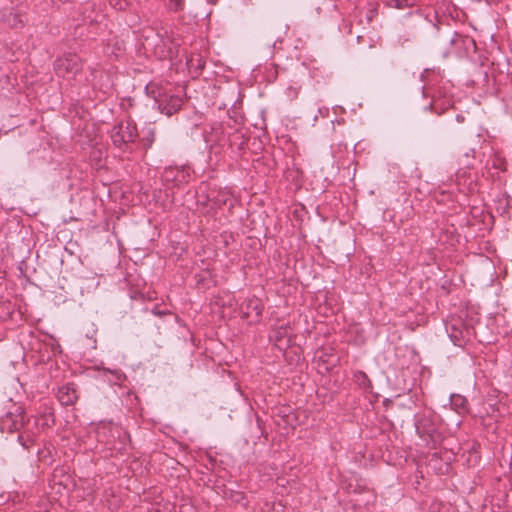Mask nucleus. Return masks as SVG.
<instances>
[{
	"label": "nucleus",
	"instance_id": "nucleus-1",
	"mask_svg": "<svg viewBox=\"0 0 512 512\" xmlns=\"http://www.w3.org/2000/svg\"><path fill=\"white\" fill-rule=\"evenodd\" d=\"M40 418L27 416L22 405L11 403L6 413L0 417V430L6 433L18 432V442L29 449L36 443L42 430Z\"/></svg>",
	"mask_w": 512,
	"mask_h": 512
},
{
	"label": "nucleus",
	"instance_id": "nucleus-2",
	"mask_svg": "<svg viewBox=\"0 0 512 512\" xmlns=\"http://www.w3.org/2000/svg\"><path fill=\"white\" fill-rule=\"evenodd\" d=\"M137 138V125L130 118L118 121L110 131L112 144L122 152L131 153L133 151L132 145Z\"/></svg>",
	"mask_w": 512,
	"mask_h": 512
},
{
	"label": "nucleus",
	"instance_id": "nucleus-3",
	"mask_svg": "<svg viewBox=\"0 0 512 512\" xmlns=\"http://www.w3.org/2000/svg\"><path fill=\"white\" fill-rule=\"evenodd\" d=\"M146 93L155 100L160 112L167 116L173 115L182 107L183 100L180 96L175 94H168L158 84H147Z\"/></svg>",
	"mask_w": 512,
	"mask_h": 512
},
{
	"label": "nucleus",
	"instance_id": "nucleus-4",
	"mask_svg": "<svg viewBox=\"0 0 512 512\" xmlns=\"http://www.w3.org/2000/svg\"><path fill=\"white\" fill-rule=\"evenodd\" d=\"M192 172L189 165H170L163 169L160 179L167 190L183 189L190 182Z\"/></svg>",
	"mask_w": 512,
	"mask_h": 512
},
{
	"label": "nucleus",
	"instance_id": "nucleus-5",
	"mask_svg": "<svg viewBox=\"0 0 512 512\" xmlns=\"http://www.w3.org/2000/svg\"><path fill=\"white\" fill-rule=\"evenodd\" d=\"M53 67L58 77L70 80L82 71L83 61L75 53H65L54 60Z\"/></svg>",
	"mask_w": 512,
	"mask_h": 512
},
{
	"label": "nucleus",
	"instance_id": "nucleus-6",
	"mask_svg": "<svg viewBox=\"0 0 512 512\" xmlns=\"http://www.w3.org/2000/svg\"><path fill=\"white\" fill-rule=\"evenodd\" d=\"M446 331L455 346L464 347L470 339L472 328L461 319H454L446 325Z\"/></svg>",
	"mask_w": 512,
	"mask_h": 512
},
{
	"label": "nucleus",
	"instance_id": "nucleus-7",
	"mask_svg": "<svg viewBox=\"0 0 512 512\" xmlns=\"http://www.w3.org/2000/svg\"><path fill=\"white\" fill-rule=\"evenodd\" d=\"M157 36L160 42L155 45L154 54L161 60L172 59L177 56L178 44L167 35V31H164V33L158 31Z\"/></svg>",
	"mask_w": 512,
	"mask_h": 512
},
{
	"label": "nucleus",
	"instance_id": "nucleus-8",
	"mask_svg": "<svg viewBox=\"0 0 512 512\" xmlns=\"http://www.w3.org/2000/svg\"><path fill=\"white\" fill-rule=\"evenodd\" d=\"M264 305L262 300L253 296L247 298L240 306L242 318H252V321L258 322L261 319Z\"/></svg>",
	"mask_w": 512,
	"mask_h": 512
},
{
	"label": "nucleus",
	"instance_id": "nucleus-9",
	"mask_svg": "<svg viewBox=\"0 0 512 512\" xmlns=\"http://www.w3.org/2000/svg\"><path fill=\"white\" fill-rule=\"evenodd\" d=\"M417 434L428 444L435 442L437 436L436 426L430 416L423 415L415 422Z\"/></svg>",
	"mask_w": 512,
	"mask_h": 512
},
{
	"label": "nucleus",
	"instance_id": "nucleus-10",
	"mask_svg": "<svg viewBox=\"0 0 512 512\" xmlns=\"http://www.w3.org/2000/svg\"><path fill=\"white\" fill-rule=\"evenodd\" d=\"M57 398L63 406L74 405L79 398L78 387L74 382L66 383L58 388Z\"/></svg>",
	"mask_w": 512,
	"mask_h": 512
},
{
	"label": "nucleus",
	"instance_id": "nucleus-11",
	"mask_svg": "<svg viewBox=\"0 0 512 512\" xmlns=\"http://www.w3.org/2000/svg\"><path fill=\"white\" fill-rule=\"evenodd\" d=\"M92 87L98 89L104 94H110L113 90V81L108 73L99 72L96 68H91Z\"/></svg>",
	"mask_w": 512,
	"mask_h": 512
},
{
	"label": "nucleus",
	"instance_id": "nucleus-12",
	"mask_svg": "<svg viewBox=\"0 0 512 512\" xmlns=\"http://www.w3.org/2000/svg\"><path fill=\"white\" fill-rule=\"evenodd\" d=\"M291 328L288 325H281L276 327L272 334L270 335V339L273 340L276 345L279 347L289 346L291 343Z\"/></svg>",
	"mask_w": 512,
	"mask_h": 512
},
{
	"label": "nucleus",
	"instance_id": "nucleus-13",
	"mask_svg": "<svg viewBox=\"0 0 512 512\" xmlns=\"http://www.w3.org/2000/svg\"><path fill=\"white\" fill-rule=\"evenodd\" d=\"M424 94L430 95L432 98V102L430 104V107L438 114L441 112L438 111V107L441 108V110H445L447 107H450L452 105V102L448 98H444L443 101H441V93L440 91H435L431 87H424Z\"/></svg>",
	"mask_w": 512,
	"mask_h": 512
},
{
	"label": "nucleus",
	"instance_id": "nucleus-14",
	"mask_svg": "<svg viewBox=\"0 0 512 512\" xmlns=\"http://www.w3.org/2000/svg\"><path fill=\"white\" fill-rule=\"evenodd\" d=\"M207 200L211 203L213 209H218L227 203L229 193L221 189H210L207 194Z\"/></svg>",
	"mask_w": 512,
	"mask_h": 512
},
{
	"label": "nucleus",
	"instance_id": "nucleus-15",
	"mask_svg": "<svg viewBox=\"0 0 512 512\" xmlns=\"http://www.w3.org/2000/svg\"><path fill=\"white\" fill-rule=\"evenodd\" d=\"M438 41L440 44H449L451 46H457L460 43L464 42V39L461 35L452 31L451 29H447L444 32H440L438 35Z\"/></svg>",
	"mask_w": 512,
	"mask_h": 512
},
{
	"label": "nucleus",
	"instance_id": "nucleus-16",
	"mask_svg": "<svg viewBox=\"0 0 512 512\" xmlns=\"http://www.w3.org/2000/svg\"><path fill=\"white\" fill-rule=\"evenodd\" d=\"M186 64L190 71L200 74L205 67V60L200 54H192L187 58Z\"/></svg>",
	"mask_w": 512,
	"mask_h": 512
},
{
	"label": "nucleus",
	"instance_id": "nucleus-17",
	"mask_svg": "<svg viewBox=\"0 0 512 512\" xmlns=\"http://www.w3.org/2000/svg\"><path fill=\"white\" fill-rule=\"evenodd\" d=\"M451 404L458 413H466L468 411V400L461 395H452Z\"/></svg>",
	"mask_w": 512,
	"mask_h": 512
},
{
	"label": "nucleus",
	"instance_id": "nucleus-18",
	"mask_svg": "<svg viewBox=\"0 0 512 512\" xmlns=\"http://www.w3.org/2000/svg\"><path fill=\"white\" fill-rule=\"evenodd\" d=\"M6 23L13 28L22 27L24 25L23 15L18 12L11 11L5 16Z\"/></svg>",
	"mask_w": 512,
	"mask_h": 512
},
{
	"label": "nucleus",
	"instance_id": "nucleus-19",
	"mask_svg": "<svg viewBox=\"0 0 512 512\" xmlns=\"http://www.w3.org/2000/svg\"><path fill=\"white\" fill-rule=\"evenodd\" d=\"M37 417L40 418L42 428L51 427L55 424V415L51 409H47Z\"/></svg>",
	"mask_w": 512,
	"mask_h": 512
},
{
	"label": "nucleus",
	"instance_id": "nucleus-20",
	"mask_svg": "<svg viewBox=\"0 0 512 512\" xmlns=\"http://www.w3.org/2000/svg\"><path fill=\"white\" fill-rule=\"evenodd\" d=\"M488 164L491 165L492 168L505 171L506 170V160L499 154H494L491 159L488 160Z\"/></svg>",
	"mask_w": 512,
	"mask_h": 512
},
{
	"label": "nucleus",
	"instance_id": "nucleus-21",
	"mask_svg": "<svg viewBox=\"0 0 512 512\" xmlns=\"http://www.w3.org/2000/svg\"><path fill=\"white\" fill-rule=\"evenodd\" d=\"M417 0H387V4L390 7L403 9L412 7L416 4Z\"/></svg>",
	"mask_w": 512,
	"mask_h": 512
},
{
	"label": "nucleus",
	"instance_id": "nucleus-22",
	"mask_svg": "<svg viewBox=\"0 0 512 512\" xmlns=\"http://www.w3.org/2000/svg\"><path fill=\"white\" fill-rule=\"evenodd\" d=\"M197 283L205 288H209L210 284L214 282L212 275L209 271L199 273L196 276Z\"/></svg>",
	"mask_w": 512,
	"mask_h": 512
},
{
	"label": "nucleus",
	"instance_id": "nucleus-23",
	"mask_svg": "<svg viewBox=\"0 0 512 512\" xmlns=\"http://www.w3.org/2000/svg\"><path fill=\"white\" fill-rule=\"evenodd\" d=\"M142 143L145 149H148L152 146L155 141V130L154 128H149L145 135L142 138Z\"/></svg>",
	"mask_w": 512,
	"mask_h": 512
},
{
	"label": "nucleus",
	"instance_id": "nucleus-24",
	"mask_svg": "<svg viewBox=\"0 0 512 512\" xmlns=\"http://www.w3.org/2000/svg\"><path fill=\"white\" fill-rule=\"evenodd\" d=\"M185 7V0H169L168 9L173 12L182 11Z\"/></svg>",
	"mask_w": 512,
	"mask_h": 512
},
{
	"label": "nucleus",
	"instance_id": "nucleus-25",
	"mask_svg": "<svg viewBox=\"0 0 512 512\" xmlns=\"http://www.w3.org/2000/svg\"><path fill=\"white\" fill-rule=\"evenodd\" d=\"M301 89V86H297V87H293V86H289L287 88V93H288V96L293 99V98H296L298 93H299V90Z\"/></svg>",
	"mask_w": 512,
	"mask_h": 512
},
{
	"label": "nucleus",
	"instance_id": "nucleus-26",
	"mask_svg": "<svg viewBox=\"0 0 512 512\" xmlns=\"http://www.w3.org/2000/svg\"><path fill=\"white\" fill-rule=\"evenodd\" d=\"M153 314L156 315V316H163L166 314L165 311H162V310H159L157 307L153 309Z\"/></svg>",
	"mask_w": 512,
	"mask_h": 512
},
{
	"label": "nucleus",
	"instance_id": "nucleus-27",
	"mask_svg": "<svg viewBox=\"0 0 512 512\" xmlns=\"http://www.w3.org/2000/svg\"><path fill=\"white\" fill-rule=\"evenodd\" d=\"M361 375H362V378H363L367 383H370V380L367 378L366 374L361 373Z\"/></svg>",
	"mask_w": 512,
	"mask_h": 512
},
{
	"label": "nucleus",
	"instance_id": "nucleus-28",
	"mask_svg": "<svg viewBox=\"0 0 512 512\" xmlns=\"http://www.w3.org/2000/svg\"><path fill=\"white\" fill-rule=\"evenodd\" d=\"M54 5H57L58 3H63L64 0H52Z\"/></svg>",
	"mask_w": 512,
	"mask_h": 512
},
{
	"label": "nucleus",
	"instance_id": "nucleus-29",
	"mask_svg": "<svg viewBox=\"0 0 512 512\" xmlns=\"http://www.w3.org/2000/svg\"><path fill=\"white\" fill-rule=\"evenodd\" d=\"M457 121H458V122H463V121H464V117H463V116L458 115V116H457Z\"/></svg>",
	"mask_w": 512,
	"mask_h": 512
},
{
	"label": "nucleus",
	"instance_id": "nucleus-30",
	"mask_svg": "<svg viewBox=\"0 0 512 512\" xmlns=\"http://www.w3.org/2000/svg\"><path fill=\"white\" fill-rule=\"evenodd\" d=\"M451 52H452L451 50H446V51L444 52V55H447V54H449V53H451Z\"/></svg>",
	"mask_w": 512,
	"mask_h": 512
}]
</instances>
